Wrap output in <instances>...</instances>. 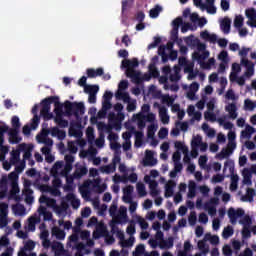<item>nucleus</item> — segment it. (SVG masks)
I'll return each instance as SVG.
<instances>
[{"instance_id": "9", "label": "nucleus", "mask_w": 256, "mask_h": 256, "mask_svg": "<svg viewBox=\"0 0 256 256\" xmlns=\"http://www.w3.org/2000/svg\"><path fill=\"white\" fill-rule=\"evenodd\" d=\"M236 147L237 144L235 142L228 141L227 148H223L217 155L218 159H225L226 157H229V155L233 154V151H235Z\"/></svg>"}, {"instance_id": "39", "label": "nucleus", "mask_w": 256, "mask_h": 256, "mask_svg": "<svg viewBox=\"0 0 256 256\" xmlns=\"http://www.w3.org/2000/svg\"><path fill=\"white\" fill-rule=\"evenodd\" d=\"M52 249L55 251L56 255H61L65 251V247L61 242H57L52 246Z\"/></svg>"}, {"instance_id": "44", "label": "nucleus", "mask_w": 256, "mask_h": 256, "mask_svg": "<svg viewBox=\"0 0 256 256\" xmlns=\"http://www.w3.org/2000/svg\"><path fill=\"white\" fill-rule=\"evenodd\" d=\"M204 119H206V121H211L213 123L217 121V116L215 115V113L207 111L204 113Z\"/></svg>"}, {"instance_id": "26", "label": "nucleus", "mask_w": 256, "mask_h": 256, "mask_svg": "<svg viewBox=\"0 0 256 256\" xmlns=\"http://www.w3.org/2000/svg\"><path fill=\"white\" fill-rule=\"evenodd\" d=\"M111 107H113V104H111L110 101L104 100L102 103V112L98 113L99 117H105L107 111H109V109H111Z\"/></svg>"}, {"instance_id": "52", "label": "nucleus", "mask_w": 256, "mask_h": 256, "mask_svg": "<svg viewBox=\"0 0 256 256\" xmlns=\"http://www.w3.org/2000/svg\"><path fill=\"white\" fill-rule=\"evenodd\" d=\"M33 249H35V242L33 240L27 241L23 248L24 251H33Z\"/></svg>"}, {"instance_id": "17", "label": "nucleus", "mask_w": 256, "mask_h": 256, "mask_svg": "<svg viewBox=\"0 0 256 256\" xmlns=\"http://www.w3.org/2000/svg\"><path fill=\"white\" fill-rule=\"evenodd\" d=\"M66 199H67V201H70L71 206L74 209H79V207H81V200L77 199L75 197V194L69 193L68 195H66Z\"/></svg>"}, {"instance_id": "20", "label": "nucleus", "mask_w": 256, "mask_h": 256, "mask_svg": "<svg viewBox=\"0 0 256 256\" xmlns=\"http://www.w3.org/2000/svg\"><path fill=\"white\" fill-rule=\"evenodd\" d=\"M87 173H89V170L87 169V167L80 166L75 169L73 174H74L75 179H81L82 177H85V175H87Z\"/></svg>"}, {"instance_id": "59", "label": "nucleus", "mask_w": 256, "mask_h": 256, "mask_svg": "<svg viewBox=\"0 0 256 256\" xmlns=\"http://www.w3.org/2000/svg\"><path fill=\"white\" fill-rule=\"evenodd\" d=\"M129 87V82L127 80H121L118 84V91H125Z\"/></svg>"}, {"instance_id": "58", "label": "nucleus", "mask_w": 256, "mask_h": 256, "mask_svg": "<svg viewBox=\"0 0 256 256\" xmlns=\"http://www.w3.org/2000/svg\"><path fill=\"white\" fill-rule=\"evenodd\" d=\"M223 181H225L223 174H216L212 177V182L214 183H223Z\"/></svg>"}, {"instance_id": "2", "label": "nucleus", "mask_w": 256, "mask_h": 256, "mask_svg": "<svg viewBox=\"0 0 256 256\" xmlns=\"http://www.w3.org/2000/svg\"><path fill=\"white\" fill-rule=\"evenodd\" d=\"M122 67L126 69V77H129L133 83H141V72L135 70L136 67H139V60L137 58L123 60Z\"/></svg>"}, {"instance_id": "62", "label": "nucleus", "mask_w": 256, "mask_h": 256, "mask_svg": "<svg viewBox=\"0 0 256 256\" xmlns=\"http://www.w3.org/2000/svg\"><path fill=\"white\" fill-rule=\"evenodd\" d=\"M222 253H223V255H225V256H231V255H233V250L231 249V246L225 245V246L222 248Z\"/></svg>"}, {"instance_id": "60", "label": "nucleus", "mask_w": 256, "mask_h": 256, "mask_svg": "<svg viewBox=\"0 0 256 256\" xmlns=\"http://www.w3.org/2000/svg\"><path fill=\"white\" fill-rule=\"evenodd\" d=\"M174 241L175 238L170 236L166 241H164V247H166V249H172Z\"/></svg>"}, {"instance_id": "29", "label": "nucleus", "mask_w": 256, "mask_h": 256, "mask_svg": "<svg viewBox=\"0 0 256 256\" xmlns=\"http://www.w3.org/2000/svg\"><path fill=\"white\" fill-rule=\"evenodd\" d=\"M197 184L194 181H190L188 185V197L193 198L196 195Z\"/></svg>"}, {"instance_id": "6", "label": "nucleus", "mask_w": 256, "mask_h": 256, "mask_svg": "<svg viewBox=\"0 0 256 256\" xmlns=\"http://www.w3.org/2000/svg\"><path fill=\"white\" fill-rule=\"evenodd\" d=\"M31 180H24V190H23V194L25 197V203H27V205H31L33 204V202L35 201V198L33 197V189H31Z\"/></svg>"}, {"instance_id": "16", "label": "nucleus", "mask_w": 256, "mask_h": 256, "mask_svg": "<svg viewBox=\"0 0 256 256\" xmlns=\"http://www.w3.org/2000/svg\"><path fill=\"white\" fill-rule=\"evenodd\" d=\"M176 185L177 184L175 183V181H173V180L168 181V183L165 186V197L166 198L173 197V193H174L173 189H175Z\"/></svg>"}, {"instance_id": "23", "label": "nucleus", "mask_w": 256, "mask_h": 256, "mask_svg": "<svg viewBox=\"0 0 256 256\" xmlns=\"http://www.w3.org/2000/svg\"><path fill=\"white\" fill-rule=\"evenodd\" d=\"M255 197V189L253 188H247L246 195L241 197V201L250 203L253 201V198Z\"/></svg>"}, {"instance_id": "8", "label": "nucleus", "mask_w": 256, "mask_h": 256, "mask_svg": "<svg viewBox=\"0 0 256 256\" xmlns=\"http://www.w3.org/2000/svg\"><path fill=\"white\" fill-rule=\"evenodd\" d=\"M244 215H245L244 209L238 208L237 210H235V208L233 207L228 209V217L232 225H236L237 219H239V217H243Z\"/></svg>"}, {"instance_id": "21", "label": "nucleus", "mask_w": 256, "mask_h": 256, "mask_svg": "<svg viewBox=\"0 0 256 256\" xmlns=\"http://www.w3.org/2000/svg\"><path fill=\"white\" fill-rule=\"evenodd\" d=\"M52 235L58 239V241H63L65 239V231L59 227H54L52 229Z\"/></svg>"}, {"instance_id": "12", "label": "nucleus", "mask_w": 256, "mask_h": 256, "mask_svg": "<svg viewBox=\"0 0 256 256\" xmlns=\"http://www.w3.org/2000/svg\"><path fill=\"white\" fill-rule=\"evenodd\" d=\"M19 151H22L24 153L23 159L25 161H29V159H31L32 157L31 151H33V146L31 145L28 146L25 143L19 144Z\"/></svg>"}, {"instance_id": "31", "label": "nucleus", "mask_w": 256, "mask_h": 256, "mask_svg": "<svg viewBox=\"0 0 256 256\" xmlns=\"http://www.w3.org/2000/svg\"><path fill=\"white\" fill-rule=\"evenodd\" d=\"M233 233H235L233 226H227L222 232V237L223 239H229V237H233Z\"/></svg>"}, {"instance_id": "40", "label": "nucleus", "mask_w": 256, "mask_h": 256, "mask_svg": "<svg viewBox=\"0 0 256 256\" xmlns=\"http://www.w3.org/2000/svg\"><path fill=\"white\" fill-rule=\"evenodd\" d=\"M136 189H137L138 195L140 197H145V195H147V190H145V184L138 183L137 186H136Z\"/></svg>"}, {"instance_id": "3", "label": "nucleus", "mask_w": 256, "mask_h": 256, "mask_svg": "<svg viewBox=\"0 0 256 256\" xmlns=\"http://www.w3.org/2000/svg\"><path fill=\"white\" fill-rule=\"evenodd\" d=\"M65 113L68 117L71 115L75 116L76 119L79 118V115L85 114V104L83 102H71L66 100L64 102Z\"/></svg>"}, {"instance_id": "25", "label": "nucleus", "mask_w": 256, "mask_h": 256, "mask_svg": "<svg viewBox=\"0 0 256 256\" xmlns=\"http://www.w3.org/2000/svg\"><path fill=\"white\" fill-rule=\"evenodd\" d=\"M251 171L249 169H244L243 170V183L244 185H253V182L251 181Z\"/></svg>"}, {"instance_id": "32", "label": "nucleus", "mask_w": 256, "mask_h": 256, "mask_svg": "<svg viewBox=\"0 0 256 256\" xmlns=\"http://www.w3.org/2000/svg\"><path fill=\"white\" fill-rule=\"evenodd\" d=\"M158 185L159 184L155 180H152L149 183L150 195H152V197L159 195V191H157Z\"/></svg>"}, {"instance_id": "57", "label": "nucleus", "mask_w": 256, "mask_h": 256, "mask_svg": "<svg viewBox=\"0 0 256 256\" xmlns=\"http://www.w3.org/2000/svg\"><path fill=\"white\" fill-rule=\"evenodd\" d=\"M126 233L128 235H135L136 229H135V223L133 221H131V224L127 226Z\"/></svg>"}, {"instance_id": "56", "label": "nucleus", "mask_w": 256, "mask_h": 256, "mask_svg": "<svg viewBox=\"0 0 256 256\" xmlns=\"http://www.w3.org/2000/svg\"><path fill=\"white\" fill-rule=\"evenodd\" d=\"M39 115H35L32 118V122H31V129L35 130L37 129V127H39Z\"/></svg>"}, {"instance_id": "24", "label": "nucleus", "mask_w": 256, "mask_h": 256, "mask_svg": "<svg viewBox=\"0 0 256 256\" xmlns=\"http://www.w3.org/2000/svg\"><path fill=\"white\" fill-rule=\"evenodd\" d=\"M116 169L117 166L113 164H108L100 167L101 173H106L107 175H109L110 173H115Z\"/></svg>"}, {"instance_id": "47", "label": "nucleus", "mask_w": 256, "mask_h": 256, "mask_svg": "<svg viewBox=\"0 0 256 256\" xmlns=\"http://www.w3.org/2000/svg\"><path fill=\"white\" fill-rule=\"evenodd\" d=\"M205 239H209L211 245H219V236L217 235H214V236L206 235Z\"/></svg>"}, {"instance_id": "13", "label": "nucleus", "mask_w": 256, "mask_h": 256, "mask_svg": "<svg viewBox=\"0 0 256 256\" xmlns=\"http://www.w3.org/2000/svg\"><path fill=\"white\" fill-rule=\"evenodd\" d=\"M146 159L144 161V165L148 167H155L157 165V159L153 157V151L151 150H146Z\"/></svg>"}, {"instance_id": "22", "label": "nucleus", "mask_w": 256, "mask_h": 256, "mask_svg": "<svg viewBox=\"0 0 256 256\" xmlns=\"http://www.w3.org/2000/svg\"><path fill=\"white\" fill-rule=\"evenodd\" d=\"M54 122L60 127L61 129H65L69 127V121L64 119L63 116H55Z\"/></svg>"}, {"instance_id": "5", "label": "nucleus", "mask_w": 256, "mask_h": 256, "mask_svg": "<svg viewBox=\"0 0 256 256\" xmlns=\"http://www.w3.org/2000/svg\"><path fill=\"white\" fill-rule=\"evenodd\" d=\"M127 219H128V217H127V209L121 210L119 212V215H118L117 219L116 220H112L110 222L111 233L113 235H115L116 233H119V231H121V230H119V226L118 225L121 224L122 221H123V223H127Z\"/></svg>"}, {"instance_id": "1", "label": "nucleus", "mask_w": 256, "mask_h": 256, "mask_svg": "<svg viewBox=\"0 0 256 256\" xmlns=\"http://www.w3.org/2000/svg\"><path fill=\"white\" fill-rule=\"evenodd\" d=\"M51 103H54V113L56 114V117H63V115H65V112H63V104L59 102L58 96H50L41 101L42 108L40 110V115L43 117L44 121H50V119H53Z\"/></svg>"}, {"instance_id": "4", "label": "nucleus", "mask_w": 256, "mask_h": 256, "mask_svg": "<svg viewBox=\"0 0 256 256\" xmlns=\"http://www.w3.org/2000/svg\"><path fill=\"white\" fill-rule=\"evenodd\" d=\"M209 55V51H204L202 53L194 52L192 54V59H194V61H197L199 65H201L202 69H211V67L215 65V58L209 59ZM205 59H208V61L205 62Z\"/></svg>"}, {"instance_id": "45", "label": "nucleus", "mask_w": 256, "mask_h": 256, "mask_svg": "<svg viewBox=\"0 0 256 256\" xmlns=\"http://www.w3.org/2000/svg\"><path fill=\"white\" fill-rule=\"evenodd\" d=\"M203 143V138H201V136H195L193 139H192V142H191V145L192 147H199V145H201Z\"/></svg>"}, {"instance_id": "37", "label": "nucleus", "mask_w": 256, "mask_h": 256, "mask_svg": "<svg viewBox=\"0 0 256 256\" xmlns=\"http://www.w3.org/2000/svg\"><path fill=\"white\" fill-rule=\"evenodd\" d=\"M198 249L204 254L207 255L209 253V246L205 243L204 240H200L198 242Z\"/></svg>"}, {"instance_id": "41", "label": "nucleus", "mask_w": 256, "mask_h": 256, "mask_svg": "<svg viewBox=\"0 0 256 256\" xmlns=\"http://www.w3.org/2000/svg\"><path fill=\"white\" fill-rule=\"evenodd\" d=\"M157 131V128H155L154 124H151L147 128V137L148 139H153L155 137V132Z\"/></svg>"}, {"instance_id": "48", "label": "nucleus", "mask_w": 256, "mask_h": 256, "mask_svg": "<svg viewBox=\"0 0 256 256\" xmlns=\"http://www.w3.org/2000/svg\"><path fill=\"white\" fill-rule=\"evenodd\" d=\"M188 223L189 225H195L197 223V213L195 211H192L188 217Z\"/></svg>"}, {"instance_id": "28", "label": "nucleus", "mask_w": 256, "mask_h": 256, "mask_svg": "<svg viewBox=\"0 0 256 256\" xmlns=\"http://www.w3.org/2000/svg\"><path fill=\"white\" fill-rule=\"evenodd\" d=\"M8 223L9 222L7 221V210L2 209L0 214V229L7 227Z\"/></svg>"}, {"instance_id": "63", "label": "nucleus", "mask_w": 256, "mask_h": 256, "mask_svg": "<svg viewBox=\"0 0 256 256\" xmlns=\"http://www.w3.org/2000/svg\"><path fill=\"white\" fill-rule=\"evenodd\" d=\"M169 135V130L167 128H161L158 132L159 139H165Z\"/></svg>"}, {"instance_id": "42", "label": "nucleus", "mask_w": 256, "mask_h": 256, "mask_svg": "<svg viewBox=\"0 0 256 256\" xmlns=\"http://www.w3.org/2000/svg\"><path fill=\"white\" fill-rule=\"evenodd\" d=\"M243 21H244L243 16L241 15L236 16L234 19V27H236V29H241L243 27Z\"/></svg>"}, {"instance_id": "61", "label": "nucleus", "mask_w": 256, "mask_h": 256, "mask_svg": "<svg viewBox=\"0 0 256 256\" xmlns=\"http://www.w3.org/2000/svg\"><path fill=\"white\" fill-rule=\"evenodd\" d=\"M244 107L245 109H249V111H253V109H255V104L253 103V101L246 99L244 101Z\"/></svg>"}, {"instance_id": "51", "label": "nucleus", "mask_w": 256, "mask_h": 256, "mask_svg": "<svg viewBox=\"0 0 256 256\" xmlns=\"http://www.w3.org/2000/svg\"><path fill=\"white\" fill-rule=\"evenodd\" d=\"M246 13V17L248 19H256V11H255V8H250V9H246L245 11Z\"/></svg>"}, {"instance_id": "19", "label": "nucleus", "mask_w": 256, "mask_h": 256, "mask_svg": "<svg viewBox=\"0 0 256 256\" xmlns=\"http://www.w3.org/2000/svg\"><path fill=\"white\" fill-rule=\"evenodd\" d=\"M192 247L193 246L191 245V242L189 240L185 241L184 249L178 251L177 256H193V255L189 254V252H191Z\"/></svg>"}, {"instance_id": "55", "label": "nucleus", "mask_w": 256, "mask_h": 256, "mask_svg": "<svg viewBox=\"0 0 256 256\" xmlns=\"http://www.w3.org/2000/svg\"><path fill=\"white\" fill-rule=\"evenodd\" d=\"M181 25H183V18L181 17L174 19L172 22L173 29H179Z\"/></svg>"}, {"instance_id": "30", "label": "nucleus", "mask_w": 256, "mask_h": 256, "mask_svg": "<svg viewBox=\"0 0 256 256\" xmlns=\"http://www.w3.org/2000/svg\"><path fill=\"white\" fill-rule=\"evenodd\" d=\"M163 11V8L159 5H156L154 8H152L149 12V15L151 19H157L159 17V13Z\"/></svg>"}, {"instance_id": "50", "label": "nucleus", "mask_w": 256, "mask_h": 256, "mask_svg": "<svg viewBox=\"0 0 256 256\" xmlns=\"http://www.w3.org/2000/svg\"><path fill=\"white\" fill-rule=\"evenodd\" d=\"M239 223L240 225H244V227H249V225H251V217L246 215L239 221Z\"/></svg>"}, {"instance_id": "38", "label": "nucleus", "mask_w": 256, "mask_h": 256, "mask_svg": "<svg viewBox=\"0 0 256 256\" xmlns=\"http://www.w3.org/2000/svg\"><path fill=\"white\" fill-rule=\"evenodd\" d=\"M20 157H21V151H19V146H18V150L12 152V158L10 159V163H12V165H15V163L19 161Z\"/></svg>"}, {"instance_id": "64", "label": "nucleus", "mask_w": 256, "mask_h": 256, "mask_svg": "<svg viewBox=\"0 0 256 256\" xmlns=\"http://www.w3.org/2000/svg\"><path fill=\"white\" fill-rule=\"evenodd\" d=\"M226 99L231 100V101H235V99H237V97H235V92L233 91V89H229L226 92Z\"/></svg>"}, {"instance_id": "33", "label": "nucleus", "mask_w": 256, "mask_h": 256, "mask_svg": "<svg viewBox=\"0 0 256 256\" xmlns=\"http://www.w3.org/2000/svg\"><path fill=\"white\" fill-rule=\"evenodd\" d=\"M174 147L177 149V151H182L184 154L189 153V148H187V146H185V144H183L181 141H176L174 143Z\"/></svg>"}, {"instance_id": "36", "label": "nucleus", "mask_w": 256, "mask_h": 256, "mask_svg": "<svg viewBox=\"0 0 256 256\" xmlns=\"http://www.w3.org/2000/svg\"><path fill=\"white\" fill-rule=\"evenodd\" d=\"M238 183H239V176L233 175L231 177L230 190L237 191Z\"/></svg>"}, {"instance_id": "46", "label": "nucleus", "mask_w": 256, "mask_h": 256, "mask_svg": "<svg viewBox=\"0 0 256 256\" xmlns=\"http://www.w3.org/2000/svg\"><path fill=\"white\" fill-rule=\"evenodd\" d=\"M131 133H134L135 141L143 140L144 134L142 131H135V127H131Z\"/></svg>"}, {"instance_id": "18", "label": "nucleus", "mask_w": 256, "mask_h": 256, "mask_svg": "<svg viewBox=\"0 0 256 256\" xmlns=\"http://www.w3.org/2000/svg\"><path fill=\"white\" fill-rule=\"evenodd\" d=\"M220 29L225 33L226 35L231 32V19L224 18L220 23Z\"/></svg>"}, {"instance_id": "11", "label": "nucleus", "mask_w": 256, "mask_h": 256, "mask_svg": "<svg viewBox=\"0 0 256 256\" xmlns=\"http://www.w3.org/2000/svg\"><path fill=\"white\" fill-rule=\"evenodd\" d=\"M19 132L20 130L8 129V141L11 145H18V143H21V141H23V138L19 136Z\"/></svg>"}, {"instance_id": "27", "label": "nucleus", "mask_w": 256, "mask_h": 256, "mask_svg": "<svg viewBox=\"0 0 256 256\" xmlns=\"http://www.w3.org/2000/svg\"><path fill=\"white\" fill-rule=\"evenodd\" d=\"M12 128L10 130L21 131V121L19 120L18 116H13L11 119Z\"/></svg>"}, {"instance_id": "10", "label": "nucleus", "mask_w": 256, "mask_h": 256, "mask_svg": "<svg viewBox=\"0 0 256 256\" xmlns=\"http://www.w3.org/2000/svg\"><path fill=\"white\" fill-rule=\"evenodd\" d=\"M241 65L246 68V77H253V75H255V64L253 62L249 61L247 58H242Z\"/></svg>"}, {"instance_id": "53", "label": "nucleus", "mask_w": 256, "mask_h": 256, "mask_svg": "<svg viewBox=\"0 0 256 256\" xmlns=\"http://www.w3.org/2000/svg\"><path fill=\"white\" fill-rule=\"evenodd\" d=\"M128 105H127V111L128 113H133V111H135V109H137V102L134 100V101H129L127 102Z\"/></svg>"}, {"instance_id": "49", "label": "nucleus", "mask_w": 256, "mask_h": 256, "mask_svg": "<svg viewBox=\"0 0 256 256\" xmlns=\"http://www.w3.org/2000/svg\"><path fill=\"white\" fill-rule=\"evenodd\" d=\"M251 230H249V226H244L242 229V239H250Z\"/></svg>"}, {"instance_id": "7", "label": "nucleus", "mask_w": 256, "mask_h": 256, "mask_svg": "<svg viewBox=\"0 0 256 256\" xmlns=\"http://www.w3.org/2000/svg\"><path fill=\"white\" fill-rule=\"evenodd\" d=\"M99 92V86H86L84 88V93H88V103L95 104L97 103V93Z\"/></svg>"}, {"instance_id": "35", "label": "nucleus", "mask_w": 256, "mask_h": 256, "mask_svg": "<svg viewBox=\"0 0 256 256\" xmlns=\"http://www.w3.org/2000/svg\"><path fill=\"white\" fill-rule=\"evenodd\" d=\"M12 210L16 215H23L25 213V206L23 204H15L12 206Z\"/></svg>"}, {"instance_id": "34", "label": "nucleus", "mask_w": 256, "mask_h": 256, "mask_svg": "<svg viewBox=\"0 0 256 256\" xmlns=\"http://www.w3.org/2000/svg\"><path fill=\"white\" fill-rule=\"evenodd\" d=\"M38 211L40 215L44 216V221H51V219H53V214L51 212H47L45 207H40Z\"/></svg>"}, {"instance_id": "54", "label": "nucleus", "mask_w": 256, "mask_h": 256, "mask_svg": "<svg viewBox=\"0 0 256 256\" xmlns=\"http://www.w3.org/2000/svg\"><path fill=\"white\" fill-rule=\"evenodd\" d=\"M143 253H145V245L139 244L138 246H136L134 256L143 255Z\"/></svg>"}, {"instance_id": "15", "label": "nucleus", "mask_w": 256, "mask_h": 256, "mask_svg": "<svg viewBox=\"0 0 256 256\" xmlns=\"http://www.w3.org/2000/svg\"><path fill=\"white\" fill-rule=\"evenodd\" d=\"M225 111L229 113L230 119H237V104L230 103L225 107Z\"/></svg>"}, {"instance_id": "43", "label": "nucleus", "mask_w": 256, "mask_h": 256, "mask_svg": "<svg viewBox=\"0 0 256 256\" xmlns=\"http://www.w3.org/2000/svg\"><path fill=\"white\" fill-rule=\"evenodd\" d=\"M39 202L40 203H46L48 206L49 205H55V203H56L55 199L49 198L47 196L40 197Z\"/></svg>"}, {"instance_id": "14", "label": "nucleus", "mask_w": 256, "mask_h": 256, "mask_svg": "<svg viewBox=\"0 0 256 256\" xmlns=\"http://www.w3.org/2000/svg\"><path fill=\"white\" fill-rule=\"evenodd\" d=\"M86 73L89 79H95V77H102V75H104L105 72L103 68H97L96 70L93 68H88L86 70Z\"/></svg>"}]
</instances>
